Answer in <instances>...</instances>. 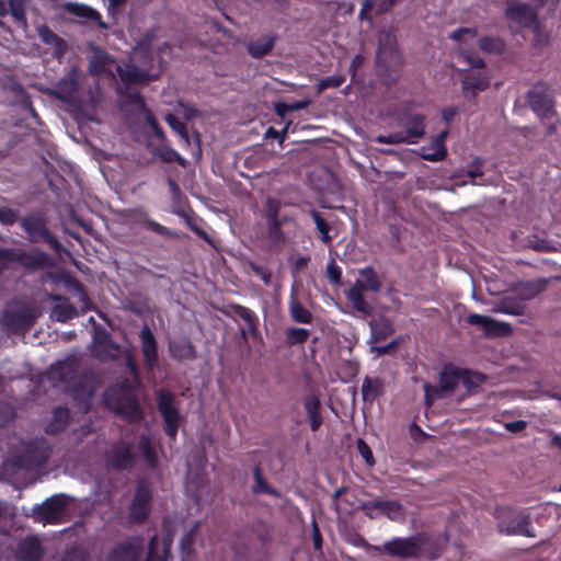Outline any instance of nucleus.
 <instances>
[{"label":"nucleus","mask_w":561,"mask_h":561,"mask_svg":"<svg viewBox=\"0 0 561 561\" xmlns=\"http://www.w3.org/2000/svg\"><path fill=\"white\" fill-rule=\"evenodd\" d=\"M138 387L125 378L122 382L108 387L103 394L105 405L131 424L140 422L145 416L136 394Z\"/></svg>","instance_id":"obj_1"},{"label":"nucleus","mask_w":561,"mask_h":561,"mask_svg":"<svg viewBox=\"0 0 561 561\" xmlns=\"http://www.w3.org/2000/svg\"><path fill=\"white\" fill-rule=\"evenodd\" d=\"M496 526L506 536L536 537L529 515L511 507H497L495 511Z\"/></svg>","instance_id":"obj_2"},{"label":"nucleus","mask_w":561,"mask_h":561,"mask_svg":"<svg viewBox=\"0 0 561 561\" xmlns=\"http://www.w3.org/2000/svg\"><path fill=\"white\" fill-rule=\"evenodd\" d=\"M51 451V446L44 437L34 438L23 445L22 450L14 459V463L25 470L38 469L46 465Z\"/></svg>","instance_id":"obj_3"},{"label":"nucleus","mask_w":561,"mask_h":561,"mask_svg":"<svg viewBox=\"0 0 561 561\" xmlns=\"http://www.w3.org/2000/svg\"><path fill=\"white\" fill-rule=\"evenodd\" d=\"M20 226L32 243L45 242L55 250L60 249L59 241L50 233L47 219L42 211H32L20 220Z\"/></svg>","instance_id":"obj_4"},{"label":"nucleus","mask_w":561,"mask_h":561,"mask_svg":"<svg viewBox=\"0 0 561 561\" xmlns=\"http://www.w3.org/2000/svg\"><path fill=\"white\" fill-rule=\"evenodd\" d=\"M157 408L163 420L164 433L174 440L181 420L179 408L175 405V396L167 389H160L157 392Z\"/></svg>","instance_id":"obj_5"},{"label":"nucleus","mask_w":561,"mask_h":561,"mask_svg":"<svg viewBox=\"0 0 561 561\" xmlns=\"http://www.w3.org/2000/svg\"><path fill=\"white\" fill-rule=\"evenodd\" d=\"M423 540L420 535L392 537L385 541V554L400 560L419 559L422 554Z\"/></svg>","instance_id":"obj_6"},{"label":"nucleus","mask_w":561,"mask_h":561,"mask_svg":"<svg viewBox=\"0 0 561 561\" xmlns=\"http://www.w3.org/2000/svg\"><path fill=\"white\" fill-rule=\"evenodd\" d=\"M35 320V310L27 306H21L16 309H5L0 324L8 334H24L33 327Z\"/></svg>","instance_id":"obj_7"},{"label":"nucleus","mask_w":561,"mask_h":561,"mask_svg":"<svg viewBox=\"0 0 561 561\" xmlns=\"http://www.w3.org/2000/svg\"><path fill=\"white\" fill-rule=\"evenodd\" d=\"M526 100L531 111L540 118L546 119L556 115L554 101L548 83L538 81L527 92Z\"/></svg>","instance_id":"obj_8"},{"label":"nucleus","mask_w":561,"mask_h":561,"mask_svg":"<svg viewBox=\"0 0 561 561\" xmlns=\"http://www.w3.org/2000/svg\"><path fill=\"white\" fill-rule=\"evenodd\" d=\"M136 462L137 456L133 450V444L125 440L113 443L105 456L106 467L111 470H130L136 466Z\"/></svg>","instance_id":"obj_9"},{"label":"nucleus","mask_w":561,"mask_h":561,"mask_svg":"<svg viewBox=\"0 0 561 561\" xmlns=\"http://www.w3.org/2000/svg\"><path fill=\"white\" fill-rule=\"evenodd\" d=\"M67 502L62 494H56L45 500L41 505L33 508V515L36 520L44 524H58L66 513Z\"/></svg>","instance_id":"obj_10"},{"label":"nucleus","mask_w":561,"mask_h":561,"mask_svg":"<svg viewBox=\"0 0 561 561\" xmlns=\"http://www.w3.org/2000/svg\"><path fill=\"white\" fill-rule=\"evenodd\" d=\"M152 492L148 484L139 482L136 486L134 497L129 506V518L135 524H144L150 512Z\"/></svg>","instance_id":"obj_11"},{"label":"nucleus","mask_w":561,"mask_h":561,"mask_svg":"<svg viewBox=\"0 0 561 561\" xmlns=\"http://www.w3.org/2000/svg\"><path fill=\"white\" fill-rule=\"evenodd\" d=\"M46 261L43 252L28 253L18 251L13 248H0V274L5 271L11 263L19 262L28 268L42 267Z\"/></svg>","instance_id":"obj_12"},{"label":"nucleus","mask_w":561,"mask_h":561,"mask_svg":"<svg viewBox=\"0 0 561 561\" xmlns=\"http://www.w3.org/2000/svg\"><path fill=\"white\" fill-rule=\"evenodd\" d=\"M539 8L538 3L531 5L517 0H507L505 16L520 26L529 27L537 22Z\"/></svg>","instance_id":"obj_13"},{"label":"nucleus","mask_w":561,"mask_h":561,"mask_svg":"<svg viewBox=\"0 0 561 561\" xmlns=\"http://www.w3.org/2000/svg\"><path fill=\"white\" fill-rule=\"evenodd\" d=\"M139 340L144 368L147 371H153L159 364L158 342L148 324L142 325Z\"/></svg>","instance_id":"obj_14"},{"label":"nucleus","mask_w":561,"mask_h":561,"mask_svg":"<svg viewBox=\"0 0 561 561\" xmlns=\"http://www.w3.org/2000/svg\"><path fill=\"white\" fill-rule=\"evenodd\" d=\"M467 322L471 325L482 328L484 334L490 337L508 336L513 332L510 323L501 322L491 317L479 313L468 314Z\"/></svg>","instance_id":"obj_15"},{"label":"nucleus","mask_w":561,"mask_h":561,"mask_svg":"<svg viewBox=\"0 0 561 561\" xmlns=\"http://www.w3.org/2000/svg\"><path fill=\"white\" fill-rule=\"evenodd\" d=\"M78 369L79 360L75 356H68L49 367L48 379L54 383L68 385L75 380Z\"/></svg>","instance_id":"obj_16"},{"label":"nucleus","mask_w":561,"mask_h":561,"mask_svg":"<svg viewBox=\"0 0 561 561\" xmlns=\"http://www.w3.org/2000/svg\"><path fill=\"white\" fill-rule=\"evenodd\" d=\"M144 538L130 537L118 543L108 554V561H139L144 551Z\"/></svg>","instance_id":"obj_17"},{"label":"nucleus","mask_w":561,"mask_h":561,"mask_svg":"<svg viewBox=\"0 0 561 561\" xmlns=\"http://www.w3.org/2000/svg\"><path fill=\"white\" fill-rule=\"evenodd\" d=\"M116 72L124 87L146 85L158 79V76L150 75L134 64L117 66Z\"/></svg>","instance_id":"obj_18"},{"label":"nucleus","mask_w":561,"mask_h":561,"mask_svg":"<svg viewBox=\"0 0 561 561\" xmlns=\"http://www.w3.org/2000/svg\"><path fill=\"white\" fill-rule=\"evenodd\" d=\"M399 124L403 128V136L408 138L407 144H414L425 135V116L422 114H404L399 118Z\"/></svg>","instance_id":"obj_19"},{"label":"nucleus","mask_w":561,"mask_h":561,"mask_svg":"<svg viewBox=\"0 0 561 561\" xmlns=\"http://www.w3.org/2000/svg\"><path fill=\"white\" fill-rule=\"evenodd\" d=\"M489 87L490 77L485 72L470 73L461 80L465 98L474 104L477 103L478 94L485 91Z\"/></svg>","instance_id":"obj_20"},{"label":"nucleus","mask_w":561,"mask_h":561,"mask_svg":"<svg viewBox=\"0 0 561 561\" xmlns=\"http://www.w3.org/2000/svg\"><path fill=\"white\" fill-rule=\"evenodd\" d=\"M93 343L95 346L94 353L99 359L108 360L117 357L119 346L112 340L111 334L107 331L102 330L96 332Z\"/></svg>","instance_id":"obj_21"},{"label":"nucleus","mask_w":561,"mask_h":561,"mask_svg":"<svg viewBox=\"0 0 561 561\" xmlns=\"http://www.w3.org/2000/svg\"><path fill=\"white\" fill-rule=\"evenodd\" d=\"M43 553L39 539L35 536H28L18 545L16 559L18 561H41Z\"/></svg>","instance_id":"obj_22"},{"label":"nucleus","mask_w":561,"mask_h":561,"mask_svg":"<svg viewBox=\"0 0 561 561\" xmlns=\"http://www.w3.org/2000/svg\"><path fill=\"white\" fill-rule=\"evenodd\" d=\"M302 403L309 421L310 428L312 432H317L323 423V417L321 415L320 398L316 393H310L304 398Z\"/></svg>","instance_id":"obj_23"},{"label":"nucleus","mask_w":561,"mask_h":561,"mask_svg":"<svg viewBox=\"0 0 561 561\" xmlns=\"http://www.w3.org/2000/svg\"><path fill=\"white\" fill-rule=\"evenodd\" d=\"M547 288V279L538 278L535 280L520 282L516 285L513 293L523 299L526 305L527 301L536 298L539 294L543 293Z\"/></svg>","instance_id":"obj_24"},{"label":"nucleus","mask_w":561,"mask_h":561,"mask_svg":"<svg viewBox=\"0 0 561 561\" xmlns=\"http://www.w3.org/2000/svg\"><path fill=\"white\" fill-rule=\"evenodd\" d=\"M397 55V39L391 32H381L378 36L376 62L378 65Z\"/></svg>","instance_id":"obj_25"},{"label":"nucleus","mask_w":561,"mask_h":561,"mask_svg":"<svg viewBox=\"0 0 561 561\" xmlns=\"http://www.w3.org/2000/svg\"><path fill=\"white\" fill-rule=\"evenodd\" d=\"M70 421V410L67 407L59 405L53 410L51 420L45 427L49 435H56L64 432Z\"/></svg>","instance_id":"obj_26"},{"label":"nucleus","mask_w":561,"mask_h":561,"mask_svg":"<svg viewBox=\"0 0 561 561\" xmlns=\"http://www.w3.org/2000/svg\"><path fill=\"white\" fill-rule=\"evenodd\" d=\"M169 351L171 357L179 362L194 360L197 357L195 346L188 339L170 342Z\"/></svg>","instance_id":"obj_27"},{"label":"nucleus","mask_w":561,"mask_h":561,"mask_svg":"<svg viewBox=\"0 0 561 561\" xmlns=\"http://www.w3.org/2000/svg\"><path fill=\"white\" fill-rule=\"evenodd\" d=\"M385 383L383 380L375 377H365L362 383L360 392L365 402L373 403L383 394Z\"/></svg>","instance_id":"obj_28"},{"label":"nucleus","mask_w":561,"mask_h":561,"mask_svg":"<svg viewBox=\"0 0 561 561\" xmlns=\"http://www.w3.org/2000/svg\"><path fill=\"white\" fill-rule=\"evenodd\" d=\"M37 35L41 41L54 48L57 56H62L66 51L67 44L59 35L53 32L48 25L42 24L37 27Z\"/></svg>","instance_id":"obj_29"},{"label":"nucleus","mask_w":561,"mask_h":561,"mask_svg":"<svg viewBox=\"0 0 561 561\" xmlns=\"http://www.w3.org/2000/svg\"><path fill=\"white\" fill-rule=\"evenodd\" d=\"M369 328H370V341L374 343L385 341L387 337H389L394 332L391 321L385 317H380L378 319L370 320Z\"/></svg>","instance_id":"obj_30"},{"label":"nucleus","mask_w":561,"mask_h":561,"mask_svg":"<svg viewBox=\"0 0 561 561\" xmlns=\"http://www.w3.org/2000/svg\"><path fill=\"white\" fill-rule=\"evenodd\" d=\"M497 312L523 316L526 311V305L514 293L500 300L495 309Z\"/></svg>","instance_id":"obj_31"},{"label":"nucleus","mask_w":561,"mask_h":561,"mask_svg":"<svg viewBox=\"0 0 561 561\" xmlns=\"http://www.w3.org/2000/svg\"><path fill=\"white\" fill-rule=\"evenodd\" d=\"M67 12L79 18L91 20L98 23L102 28H106L107 25L103 22L102 15L95 9L80 3H68L66 5Z\"/></svg>","instance_id":"obj_32"},{"label":"nucleus","mask_w":561,"mask_h":561,"mask_svg":"<svg viewBox=\"0 0 561 561\" xmlns=\"http://www.w3.org/2000/svg\"><path fill=\"white\" fill-rule=\"evenodd\" d=\"M460 368L445 365L439 374V388L445 392L454 391L460 383Z\"/></svg>","instance_id":"obj_33"},{"label":"nucleus","mask_w":561,"mask_h":561,"mask_svg":"<svg viewBox=\"0 0 561 561\" xmlns=\"http://www.w3.org/2000/svg\"><path fill=\"white\" fill-rule=\"evenodd\" d=\"M266 237L271 252H280L287 241L285 232L279 227V222L266 224Z\"/></svg>","instance_id":"obj_34"},{"label":"nucleus","mask_w":561,"mask_h":561,"mask_svg":"<svg viewBox=\"0 0 561 561\" xmlns=\"http://www.w3.org/2000/svg\"><path fill=\"white\" fill-rule=\"evenodd\" d=\"M346 298L352 304V307L362 313L370 314L371 306L366 301L363 295V287L359 283H355L347 291Z\"/></svg>","instance_id":"obj_35"},{"label":"nucleus","mask_w":561,"mask_h":561,"mask_svg":"<svg viewBox=\"0 0 561 561\" xmlns=\"http://www.w3.org/2000/svg\"><path fill=\"white\" fill-rule=\"evenodd\" d=\"M158 547H159V537H158V535H153L149 539L148 553H147L145 561H168V558L170 556L171 540L168 538L163 539L162 553H159Z\"/></svg>","instance_id":"obj_36"},{"label":"nucleus","mask_w":561,"mask_h":561,"mask_svg":"<svg viewBox=\"0 0 561 561\" xmlns=\"http://www.w3.org/2000/svg\"><path fill=\"white\" fill-rule=\"evenodd\" d=\"M275 37L272 35L264 36L252 41L248 44V53L254 58L266 56L274 47Z\"/></svg>","instance_id":"obj_37"},{"label":"nucleus","mask_w":561,"mask_h":561,"mask_svg":"<svg viewBox=\"0 0 561 561\" xmlns=\"http://www.w3.org/2000/svg\"><path fill=\"white\" fill-rule=\"evenodd\" d=\"M379 514L398 522L404 517L402 504L397 500H379Z\"/></svg>","instance_id":"obj_38"},{"label":"nucleus","mask_w":561,"mask_h":561,"mask_svg":"<svg viewBox=\"0 0 561 561\" xmlns=\"http://www.w3.org/2000/svg\"><path fill=\"white\" fill-rule=\"evenodd\" d=\"M112 61V58L106 51L95 47L89 60V71L92 75H102L106 70V65Z\"/></svg>","instance_id":"obj_39"},{"label":"nucleus","mask_w":561,"mask_h":561,"mask_svg":"<svg viewBox=\"0 0 561 561\" xmlns=\"http://www.w3.org/2000/svg\"><path fill=\"white\" fill-rule=\"evenodd\" d=\"M289 313L297 323L308 324L312 321V313L295 296L289 299Z\"/></svg>","instance_id":"obj_40"},{"label":"nucleus","mask_w":561,"mask_h":561,"mask_svg":"<svg viewBox=\"0 0 561 561\" xmlns=\"http://www.w3.org/2000/svg\"><path fill=\"white\" fill-rule=\"evenodd\" d=\"M447 135L448 128H446L445 130L435 136V138L432 141L434 149L433 154L424 156V160L430 162H438L446 158L447 148L445 146V139Z\"/></svg>","instance_id":"obj_41"},{"label":"nucleus","mask_w":561,"mask_h":561,"mask_svg":"<svg viewBox=\"0 0 561 561\" xmlns=\"http://www.w3.org/2000/svg\"><path fill=\"white\" fill-rule=\"evenodd\" d=\"M232 311L236 316L241 318L248 327V332L252 335L257 334V317L254 313L253 310H251L248 307L241 306V305H232L231 306Z\"/></svg>","instance_id":"obj_42"},{"label":"nucleus","mask_w":561,"mask_h":561,"mask_svg":"<svg viewBox=\"0 0 561 561\" xmlns=\"http://www.w3.org/2000/svg\"><path fill=\"white\" fill-rule=\"evenodd\" d=\"M253 478H254V485H253V492L255 494H268L275 497L280 496V492L268 484V482L263 478L262 470L260 466H255L253 469Z\"/></svg>","instance_id":"obj_43"},{"label":"nucleus","mask_w":561,"mask_h":561,"mask_svg":"<svg viewBox=\"0 0 561 561\" xmlns=\"http://www.w3.org/2000/svg\"><path fill=\"white\" fill-rule=\"evenodd\" d=\"M459 373H460V383H462L467 390L479 388L486 380L485 375L482 373L472 371V370L466 369V368H460Z\"/></svg>","instance_id":"obj_44"},{"label":"nucleus","mask_w":561,"mask_h":561,"mask_svg":"<svg viewBox=\"0 0 561 561\" xmlns=\"http://www.w3.org/2000/svg\"><path fill=\"white\" fill-rule=\"evenodd\" d=\"M139 447L142 453V457L150 468H154L158 465V457L152 446L151 438L147 434H141L139 437Z\"/></svg>","instance_id":"obj_45"},{"label":"nucleus","mask_w":561,"mask_h":561,"mask_svg":"<svg viewBox=\"0 0 561 561\" xmlns=\"http://www.w3.org/2000/svg\"><path fill=\"white\" fill-rule=\"evenodd\" d=\"M478 46L483 53L488 54H502L505 49V44L500 37L482 36L478 41Z\"/></svg>","instance_id":"obj_46"},{"label":"nucleus","mask_w":561,"mask_h":561,"mask_svg":"<svg viewBox=\"0 0 561 561\" xmlns=\"http://www.w3.org/2000/svg\"><path fill=\"white\" fill-rule=\"evenodd\" d=\"M360 277L362 279L356 280L355 283H359L363 287V290H370L374 293L379 291L380 282L373 267H365L362 270Z\"/></svg>","instance_id":"obj_47"},{"label":"nucleus","mask_w":561,"mask_h":561,"mask_svg":"<svg viewBox=\"0 0 561 561\" xmlns=\"http://www.w3.org/2000/svg\"><path fill=\"white\" fill-rule=\"evenodd\" d=\"M164 121L170 126V128L180 136L181 140L186 146L191 145V137L185 123H183L178 116L171 113L165 115Z\"/></svg>","instance_id":"obj_48"},{"label":"nucleus","mask_w":561,"mask_h":561,"mask_svg":"<svg viewBox=\"0 0 561 561\" xmlns=\"http://www.w3.org/2000/svg\"><path fill=\"white\" fill-rule=\"evenodd\" d=\"M121 95L126 103L137 106L140 113L148 108L141 93L133 87H124Z\"/></svg>","instance_id":"obj_49"},{"label":"nucleus","mask_w":561,"mask_h":561,"mask_svg":"<svg viewBox=\"0 0 561 561\" xmlns=\"http://www.w3.org/2000/svg\"><path fill=\"white\" fill-rule=\"evenodd\" d=\"M309 214L314 221L317 230L320 232L322 242L329 244L332 241V237L330 236L331 226L318 210L311 209Z\"/></svg>","instance_id":"obj_50"},{"label":"nucleus","mask_w":561,"mask_h":561,"mask_svg":"<svg viewBox=\"0 0 561 561\" xmlns=\"http://www.w3.org/2000/svg\"><path fill=\"white\" fill-rule=\"evenodd\" d=\"M53 316L58 322H67L78 317L77 308L71 304H59L53 308Z\"/></svg>","instance_id":"obj_51"},{"label":"nucleus","mask_w":561,"mask_h":561,"mask_svg":"<svg viewBox=\"0 0 561 561\" xmlns=\"http://www.w3.org/2000/svg\"><path fill=\"white\" fill-rule=\"evenodd\" d=\"M157 154L163 162L167 163L176 162L182 167H184L186 163V160L176 150L168 145L160 146L158 148Z\"/></svg>","instance_id":"obj_52"},{"label":"nucleus","mask_w":561,"mask_h":561,"mask_svg":"<svg viewBox=\"0 0 561 561\" xmlns=\"http://www.w3.org/2000/svg\"><path fill=\"white\" fill-rule=\"evenodd\" d=\"M310 335L309 330L304 328H289L286 332V341L289 345L304 344Z\"/></svg>","instance_id":"obj_53"},{"label":"nucleus","mask_w":561,"mask_h":561,"mask_svg":"<svg viewBox=\"0 0 561 561\" xmlns=\"http://www.w3.org/2000/svg\"><path fill=\"white\" fill-rule=\"evenodd\" d=\"M58 94L57 98L66 101L68 96L75 94L78 90V83L75 79H62L57 84Z\"/></svg>","instance_id":"obj_54"},{"label":"nucleus","mask_w":561,"mask_h":561,"mask_svg":"<svg viewBox=\"0 0 561 561\" xmlns=\"http://www.w3.org/2000/svg\"><path fill=\"white\" fill-rule=\"evenodd\" d=\"M9 11L14 20L26 25V10L24 0H9Z\"/></svg>","instance_id":"obj_55"},{"label":"nucleus","mask_w":561,"mask_h":561,"mask_svg":"<svg viewBox=\"0 0 561 561\" xmlns=\"http://www.w3.org/2000/svg\"><path fill=\"white\" fill-rule=\"evenodd\" d=\"M141 114L144 115L146 123L152 130L156 138H158L161 141L165 140V133H164L163 128L160 126V124L157 121V118L154 117V115L152 114V112L149 108H147Z\"/></svg>","instance_id":"obj_56"},{"label":"nucleus","mask_w":561,"mask_h":561,"mask_svg":"<svg viewBox=\"0 0 561 561\" xmlns=\"http://www.w3.org/2000/svg\"><path fill=\"white\" fill-rule=\"evenodd\" d=\"M279 208H280L279 201H277L275 198H267L266 210H265L266 224L278 222Z\"/></svg>","instance_id":"obj_57"},{"label":"nucleus","mask_w":561,"mask_h":561,"mask_svg":"<svg viewBox=\"0 0 561 561\" xmlns=\"http://www.w3.org/2000/svg\"><path fill=\"white\" fill-rule=\"evenodd\" d=\"M344 82H345V76H343V75H333V76L325 77V78L321 79L319 82V85H318L319 91H323V90L332 89V88H339Z\"/></svg>","instance_id":"obj_58"},{"label":"nucleus","mask_w":561,"mask_h":561,"mask_svg":"<svg viewBox=\"0 0 561 561\" xmlns=\"http://www.w3.org/2000/svg\"><path fill=\"white\" fill-rule=\"evenodd\" d=\"M125 365L128 368L129 375L133 378V383L140 386L141 379L139 374L138 364L131 353H127L125 356Z\"/></svg>","instance_id":"obj_59"},{"label":"nucleus","mask_w":561,"mask_h":561,"mask_svg":"<svg viewBox=\"0 0 561 561\" xmlns=\"http://www.w3.org/2000/svg\"><path fill=\"white\" fill-rule=\"evenodd\" d=\"M356 508L363 511L364 514L368 518H370V519H376V518H378L380 516V514H379V500L363 502Z\"/></svg>","instance_id":"obj_60"},{"label":"nucleus","mask_w":561,"mask_h":561,"mask_svg":"<svg viewBox=\"0 0 561 561\" xmlns=\"http://www.w3.org/2000/svg\"><path fill=\"white\" fill-rule=\"evenodd\" d=\"M19 220V211L10 207H0V222L12 226Z\"/></svg>","instance_id":"obj_61"},{"label":"nucleus","mask_w":561,"mask_h":561,"mask_svg":"<svg viewBox=\"0 0 561 561\" xmlns=\"http://www.w3.org/2000/svg\"><path fill=\"white\" fill-rule=\"evenodd\" d=\"M327 277L334 285H340L342 282V270L334 260H331L327 265Z\"/></svg>","instance_id":"obj_62"},{"label":"nucleus","mask_w":561,"mask_h":561,"mask_svg":"<svg viewBox=\"0 0 561 561\" xmlns=\"http://www.w3.org/2000/svg\"><path fill=\"white\" fill-rule=\"evenodd\" d=\"M249 267L257 277H260L262 279V282L265 285H267V286L271 285L272 272L268 268H266L262 265H259L254 262H250Z\"/></svg>","instance_id":"obj_63"},{"label":"nucleus","mask_w":561,"mask_h":561,"mask_svg":"<svg viewBox=\"0 0 561 561\" xmlns=\"http://www.w3.org/2000/svg\"><path fill=\"white\" fill-rule=\"evenodd\" d=\"M142 226L145 228H147L148 230H150L159 236H162V237H169L171 234L168 227H165L150 218H146L142 221Z\"/></svg>","instance_id":"obj_64"}]
</instances>
